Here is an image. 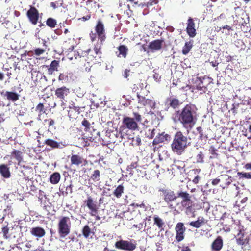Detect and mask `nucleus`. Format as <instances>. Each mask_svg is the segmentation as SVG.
Segmentation results:
<instances>
[{"label":"nucleus","instance_id":"nucleus-46","mask_svg":"<svg viewBox=\"0 0 251 251\" xmlns=\"http://www.w3.org/2000/svg\"><path fill=\"white\" fill-rule=\"evenodd\" d=\"M147 233L148 234L150 238L153 237L156 235V229L150 227L148 228L147 229Z\"/></svg>","mask_w":251,"mask_h":251},{"label":"nucleus","instance_id":"nucleus-59","mask_svg":"<svg viewBox=\"0 0 251 251\" xmlns=\"http://www.w3.org/2000/svg\"><path fill=\"white\" fill-rule=\"evenodd\" d=\"M135 143L138 146H140L141 144V139L139 136H137L135 137Z\"/></svg>","mask_w":251,"mask_h":251},{"label":"nucleus","instance_id":"nucleus-38","mask_svg":"<svg viewBox=\"0 0 251 251\" xmlns=\"http://www.w3.org/2000/svg\"><path fill=\"white\" fill-rule=\"evenodd\" d=\"M43 44H44V46L45 47L44 48H35L33 52H34V54L36 56H40V55L44 54L46 52V48H47V45L46 44V42L44 41Z\"/></svg>","mask_w":251,"mask_h":251},{"label":"nucleus","instance_id":"nucleus-58","mask_svg":"<svg viewBox=\"0 0 251 251\" xmlns=\"http://www.w3.org/2000/svg\"><path fill=\"white\" fill-rule=\"evenodd\" d=\"M132 205L135 207H139L144 208L145 207V205L143 202H142L140 204L134 203L132 204Z\"/></svg>","mask_w":251,"mask_h":251},{"label":"nucleus","instance_id":"nucleus-28","mask_svg":"<svg viewBox=\"0 0 251 251\" xmlns=\"http://www.w3.org/2000/svg\"><path fill=\"white\" fill-rule=\"evenodd\" d=\"M84 54L85 58L87 61H85L88 64V66H90V61H92L94 58H95L97 55H95L94 51L91 49H88L87 50L84 51Z\"/></svg>","mask_w":251,"mask_h":251},{"label":"nucleus","instance_id":"nucleus-26","mask_svg":"<svg viewBox=\"0 0 251 251\" xmlns=\"http://www.w3.org/2000/svg\"><path fill=\"white\" fill-rule=\"evenodd\" d=\"M59 66V61L54 60L51 61L49 66H46V67H48V74L49 75H52L54 71H58Z\"/></svg>","mask_w":251,"mask_h":251},{"label":"nucleus","instance_id":"nucleus-18","mask_svg":"<svg viewBox=\"0 0 251 251\" xmlns=\"http://www.w3.org/2000/svg\"><path fill=\"white\" fill-rule=\"evenodd\" d=\"M84 52V51L81 50H78L74 51V57L69 53H68L67 55L68 58L71 60H73V58H74L75 59L79 60V62H83V61H87L86 59L85 58Z\"/></svg>","mask_w":251,"mask_h":251},{"label":"nucleus","instance_id":"nucleus-40","mask_svg":"<svg viewBox=\"0 0 251 251\" xmlns=\"http://www.w3.org/2000/svg\"><path fill=\"white\" fill-rule=\"evenodd\" d=\"M46 25L48 26L53 28L55 27L57 25V21L52 18H49L46 21Z\"/></svg>","mask_w":251,"mask_h":251},{"label":"nucleus","instance_id":"nucleus-3","mask_svg":"<svg viewBox=\"0 0 251 251\" xmlns=\"http://www.w3.org/2000/svg\"><path fill=\"white\" fill-rule=\"evenodd\" d=\"M191 144L189 138L181 131H177L174 136L171 147L172 151L177 155H181Z\"/></svg>","mask_w":251,"mask_h":251},{"label":"nucleus","instance_id":"nucleus-54","mask_svg":"<svg viewBox=\"0 0 251 251\" xmlns=\"http://www.w3.org/2000/svg\"><path fill=\"white\" fill-rule=\"evenodd\" d=\"M93 50L94 51V53L96 55L99 56L101 54L100 46H95Z\"/></svg>","mask_w":251,"mask_h":251},{"label":"nucleus","instance_id":"nucleus-35","mask_svg":"<svg viewBox=\"0 0 251 251\" xmlns=\"http://www.w3.org/2000/svg\"><path fill=\"white\" fill-rule=\"evenodd\" d=\"M82 233L85 238H92L91 234H94V232L92 231L89 226L87 225H85L82 229Z\"/></svg>","mask_w":251,"mask_h":251},{"label":"nucleus","instance_id":"nucleus-2","mask_svg":"<svg viewBox=\"0 0 251 251\" xmlns=\"http://www.w3.org/2000/svg\"><path fill=\"white\" fill-rule=\"evenodd\" d=\"M178 198H181V201L177 200L175 205L171 207V210L175 211L178 210L180 211H185V213L187 215H192L194 217L195 210L194 208V204L193 201L191 200V196L187 192L180 191L177 192Z\"/></svg>","mask_w":251,"mask_h":251},{"label":"nucleus","instance_id":"nucleus-19","mask_svg":"<svg viewBox=\"0 0 251 251\" xmlns=\"http://www.w3.org/2000/svg\"><path fill=\"white\" fill-rule=\"evenodd\" d=\"M223 246V241L222 237L218 236L211 244L212 251H220Z\"/></svg>","mask_w":251,"mask_h":251},{"label":"nucleus","instance_id":"nucleus-53","mask_svg":"<svg viewBox=\"0 0 251 251\" xmlns=\"http://www.w3.org/2000/svg\"><path fill=\"white\" fill-rule=\"evenodd\" d=\"M197 131L198 132L199 134V139L202 140L203 138L204 134L203 132V130L201 127L198 126L196 128Z\"/></svg>","mask_w":251,"mask_h":251},{"label":"nucleus","instance_id":"nucleus-56","mask_svg":"<svg viewBox=\"0 0 251 251\" xmlns=\"http://www.w3.org/2000/svg\"><path fill=\"white\" fill-rule=\"evenodd\" d=\"M75 107H80L79 105H76L74 101H71L69 103V108H75Z\"/></svg>","mask_w":251,"mask_h":251},{"label":"nucleus","instance_id":"nucleus-45","mask_svg":"<svg viewBox=\"0 0 251 251\" xmlns=\"http://www.w3.org/2000/svg\"><path fill=\"white\" fill-rule=\"evenodd\" d=\"M237 175L240 178H245L246 179H251V173L246 172H238Z\"/></svg>","mask_w":251,"mask_h":251},{"label":"nucleus","instance_id":"nucleus-52","mask_svg":"<svg viewBox=\"0 0 251 251\" xmlns=\"http://www.w3.org/2000/svg\"><path fill=\"white\" fill-rule=\"evenodd\" d=\"M173 170L175 171V172L176 171H179V173L180 174H182L185 171V169L184 168V167H181L180 166H178L177 165H175Z\"/></svg>","mask_w":251,"mask_h":251},{"label":"nucleus","instance_id":"nucleus-12","mask_svg":"<svg viewBox=\"0 0 251 251\" xmlns=\"http://www.w3.org/2000/svg\"><path fill=\"white\" fill-rule=\"evenodd\" d=\"M95 30L98 35V38L102 43L106 39V35L104 29V25L102 22L99 20L97 21Z\"/></svg>","mask_w":251,"mask_h":251},{"label":"nucleus","instance_id":"nucleus-17","mask_svg":"<svg viewBox=\"0 0 251 251\" xmlns=\"http://www.w3.org/2000/svg\"><path fill=\"white\" fill-rule=\"evenodd\" d=\"M138 103L143 106H148L153 108L155 107V102L152 100L146 99L144 97L140 96L137 93Z\"/></svg>","mask_w":251,"mask_h":251},{"label":"nucleus","instance_id":"nucleus-50","mask_svg":"<svg viewBox=\"0 0 251 251\" xmlns=\"http://www.w3.org/2000/svg\"><path fill=\"white\" fill-rule=\"evenodd\" d=\"M137 162H132L130 165H128L127 167V170L129 172H130L129 174L130 175H132V170L133 169H135L137 167Z\"/></svg>","mask_w":251,"mask_h":251},{"label":"nucleus","instance_id":"nucleus-48","mask_svg":"<svg viewBox=\"0 0 251 251\" xmlns=\"http://www.w3.org/2000/svg\"><path fill=\"white\" fill-rule=\"evenodd\" d=\"M82 125L85 127V131L87 132L90 130V123L87 120H86V119H84L82 122Z\"/></svg>","mask_w":251,"mask_h":251},{"label":"nucleus","instance_id":"nucleus-16","mask_svg":"<svg viewBox=\"0 0 251 251\" xmlns=\"http://www.w3.org/2000/svg\"><path fill=\"white\" fill-rule=\"evenodd\" d=\"M170 135L165 132L161 133H158L153 141V145H157L159 143H163L165 141H168L170 139Z\"/></svg>","mask_w":251,"mask_h":251},{"label":"nucleus","instance_id":"nucleus-10","mask_svg":"<svg viewBox=\"0 0 251 251\" xmlns=\"http://www.w3.org/2000/svg\"><path fill=\"white\" fill-rule=\"evenodd\" d=\"M176 236L175 239L176 241L180 242L185 238V234L186 228L184 226V223L178 222L175 226Z\"/></svg>","mask_w":251,"mask_h":251},{"label":"nucleus","instance_id":"nucleus-5","mask_svg":"<svg viewBox=\"0 0 251 251\" xmlns=\"http://www.w3.org/2000/svg\"><path fill=\"white\" fill-rule=\"evenodd\" d=\"M58 232L60 238L67 236L71 231V222L68 216H60L57 224Z\"/></svg>","mask_w":251,"mask_h":251},{"label":"nucleus","instance_id":"nucleus-62","mask_svg":"<svg viewBox=\"0 0 251 251\" xmlns=\"http://www.w3.org/2000/svg\"><path fill=\"white\" fill-rule=\"evenodd\" d=\"M130 70L126 69L124 72V76L125 78H127L129 75Z\"/></svg>","mask_w":251,"mask_h":251},{"label":"nucleus","instance_id":"nucleus-64","mask_svg":"<svg viewBox=\"0 0 251 251\" xmlns=\"http://www.w3.org/2000/svg\"><path fill=\"white\" fill-rule=\"evenodd\" d=\"M181 251H191V250L188 246H183Z\"/></svg>","mask_w":251,"mask_h":251},{"label":"nucleus","instance_id":"nucleus-13","mask_svg":"<svg viewBox=\"0 0 251 251\" xmlns=\"http://www.w3.org/2000/svg\"><path fill=\"white\" fill-rule=\"evenodd\" d=\"M71 165L76 167L85 166L88 164L86 159L78 154H73L70 158Z\"/></svg>","mask_w":251,"mask_h":251},{"label":"nucleus","instance_id":"nucleus-57","mask_svg":"<svg viewBox=\"0 0 251 251\" xmlns=\"http://www.w3.org/2000/svg\"><path fill=\"white\" fill-rule=\"evenodd\" d=\"M91 14L89 13L85 16H83L81 18H79V20H81L83 21H86L89 20L91 18Z\"/></svg>","mask_w":251,"mask_h":251},{"label":"nucleus","instance_id":"nucleus-8","mask_svg":"<svg viewBox=\"0 0 251 251\" xmlns=\"http://www.w3.org/2000/svg\"><path fill=\"white\" fill-rule=\"evenodd\" d=\"M116 248L127 251H133L136 248V243L134 240H120L115 243Z\"/></svg>","mask_w":251,"mask_h":251},{"label":"nucleus","instance_id":"nucleus-47","mask_svg":"<svg viewBox=\"0 0 251 251\" xmlns=\"http://www.w3.org/2000/svg\"><path fill=\"white\" fill-rule=\"evenodd\" d=\"M36 111L39 112V115H41L45 112V109L43 103H39L36 107Z\"/></svg>","mask_w":251,"mask_h":251},{"label":"nucleus","instance_id":"nucleus-11","mask_svg":"<svg viewBox=\"0 0 251 251\" xmlns=\"http://www.w3.org/2000/svg\"><path fill=\"white\" fill-rule=\"evenodd\" d=\"M70 93V89L65 86L57 88L55 91V96L57 99L62 102V104H64V101H66V98L68 96Z\"/></svg>","mask_w":251,"mask_h":251},{"label":"nucleus","instance_id":"nucleus-20","mask_svg":"<svg viewBox=\"0 0 251 251\" xmlns=\"http://www.w3.org/2000/svg\"><path fill=\"white\" fill-rule=\"evenodd\" d=\"M207 222V220L205 219L203 217H199L197 220L195 221H192L189 223V225L196 228H199L205 225Z\"/></svg>","mask_w":251,"mask_h":251},{"label":"nucleus","instance_id":"nucleus-7","mask_svg":"<svg viewBox=\"0 0 251 251\" xmlns=\"http://www.w3.org/2000/svg\"><path fill=\"white\" fill-rule=\"evenodd\" d=\"M84 204L90 210V215L95 217L97 220H100V218L98 215L99 206L97 204L96 201H94L91 196H88L87 199L84 201Z\"/></svg>","mask_w":251,"mask_h":251},{"label":"nucleus","instance_id":"nucleus-21","mask_svg":"<svg viewBox=\"0 0 251 251\" xmlns=\"http://www.w3.org/2000/svg\"><path fill=\"white\" fill-rule=\"evenodd\" d=\"M167 101L168 103V105L174 109L179 108L182 103L178 99L175 97L168 98Z\"/></svg>","mask_w":251,"mask_h":251},{"label":"nucleus","instance_id":"nucleus-61","mask_svg":"<svg viewBox=\"0 0 251 251\" xmlns=\"http://www.w3.org/2000/svg\"><path fill=\"white\" fill-rule=\"evenodd\" d=\"M220 182V179L219 178H216L212 181V184L213 185H217Z\"/></svg>","mask_w":251,"mask_h":251},{"label":"nucleus","instance_id":"nucleus-29","mask_svg":"<svg viewBox=\"0 0 251 251\" xmlns=\"http://www.w3.org/2000/svg\"><path fill=\"white\" fill-rule=\"evenodd\" d=\"M193 44L194 41L192 39H190L185 43L182 49V53L183 55H186L188 54L193 47Z\"/></svg>","mask_w":251,"mask_h":251},{"label":"nucleus","instance_id":"nucleus-37","mask_svg":"<svg viewBox=\"0 0 251 251\" xmlns=\"http://www.w3.org/2000/svg\"><path fill=\"white\" fill-rule=\"evenodd\" d=\"M90 179L94 182L99 181L100 179V173L99 170H95L90 176Z\"/></svg>","mask_w":251,"mask_h":251},{"label":"nucleus","instance_id":"nucleus-31","mask_svg":"<svg viewBox=\"0 0 251 251\" xmlns=\"http://www.w3.org/2000/svg\"><path fill=\"white\" fill-rule=\"evenodd\" d=\"M154 224L155 225L160 229V231L164 230L165 227V222L158 215H154L153 217Z\"/></svg>","mask_w":251,"mask_h":251},{"label":"nucleus","instance_id":"nucleus-32","mask_svg":"<svg viewBox=\"0 0 251 251\" xmlns=\"http://www.w3.org/2000/svg\"><path fill=\"white\" fill-rule=\"evenodd\" d=\"M30 233L32 235L38 237H42L45 235V230L41 227H33L31 229Z\"/></svg>","mask_w":251,"mask_h":251},{"label":"nucleus","instance_id":"nucleus-22","mask_svg":"<svg viewBox=\"0 0 251 251\" xmlns=\"http://www.w3.org/2000/svg\"><path fill=\"white\" fill-rule=\"evenodd\" d=\"M118 52H116V54L118 57H123L126 58L127 56L128 51V48L124 45H121L118 47Z\"/></svg>","mask_w":251,"mask_h":251},{"label":"nucleus","instance_id":"nucleus-27","mask_svg":"<svg viewBox=\"0 0 251 251\" xmlns=\"http://www.w3.org/2000/svg\"><path fill=\"white\" fill-rule=\"evenodd\" d=\"M75 108H69L68 115L70 119L75 120L80 114V107H75Z\"/></svg>","mask_w":251,"mask_h":251},{"label":"nucleus","instance_id":"nucleus-42","mask_svg":"<svg viewBox=\"0 0 251 251\" xmlns=\"http://www.w3.org/2000/svg\"><path fill=\"white\" fill-rule=\"evenodd\" d=\"M9 229L7 226H5L2 228V233L3 234V237L4 239H8L10 237V235L9 234Z\"/></svg>","mask_w":251,"mask_h":251},{"label":"nucleus","instance_id":"nucleus-6","mask_svg":"<svg viewBox=\"0 0 251 251\" xmlns=\"http://www.w3.org/2000/svg\"><path fill=\"white\" fill-rule=\"evenodd\" d=\"M162 193L163 200L168 205V207L171 209V205L174 206L178 200V195H176L175 192L171 189H160Z\"/></svg>","mask_w":251,"mask_h":251},{"label":"nucleus","instance_id":"nucleus-63","mask_svg":"<svg viewBox=\"0 0 251 251\" xmlns=\"http://www.w3.org/2000/svg\"><path fill=\"white\" fill-rule=\"evenodd\" d=\"M244 168L246 170H251V163H246V164L244 165Z\"/></svg>","mask_w":251,"mask_h":251},{"label":"nucleus","instance_id":"nucleus-41","mask_svg":"<svg viewBox=\"0 0 251 251\" xmlns=\"http://www.w3.org/2000/svg\"><path fill=\"white\" fill-rule=\"evenodd\" d=\"M44 122L48 125L49 129H55L54 125L55 124V121L51 118L47 119L44 120Z\"/></svg>","mask_w":251,"mask_h":251},{"label":"nucleus","instance_id":"nucleus-1","mask_svg":"<svg viewBox=\"0 0 251 251\" xmlns=\"http://www.w3.org/2000/svg\"><path fill=\"white\" fill-rule=\"evenodd\" d=\"M176 113L178 121L188 134L195 124L197 119L194 106L191 104H186L181 110L177 111Z\"/></svg>","mask_w":251,"mask_h":251},{"label":"nucleus","instance_id":"nucleus-23","mask_svg":"<svg viewBox=\"0 0 251 251\" xmlns=\"http://www.w3.org/2000/svg\"><path fill=\"white\" fill-rule=\"evenodd\" d=\"M11 158L15 159L20 165L23 161L22 152L19 150L14 149L11 153Z\"/></svg>","mask_w":251,"mask_h":251},{"label":"nucleus","instance_id":"nucleus-4","mask_svg":"<svg viewBox=\"0 0 251 251\" xmlns=\"http://www.w3.org/2000/svg\"><path fill=\"white\" fill-rule=\"evenodd\" d=\"M134 118L125 116L122 119V125L120 127L121 131L128 129L131 131H135L138 128V122L142 121L141 115L138 112H133Z\"/></svg>","mask_w":251,"mask_h":251},{"label":"nucleus","instance_id":"nucleus-24","mask_svg":"<svg viewBox=\"0 0 251 251\" xmlns=\"http://www.w3.org/2000/svg\"><path fill=\"white\" fill-rule=\"evenodd\" d=\"M1 94L6 97L8 100L13 102L18 100L20 97V95L18 93L11 91H6L4 94H3V92H2L1 93Z\"/></svg>","mask_w":251,"mask_h":251},{"label":"nucleus","instance_id":"nucleus-43","mask_svg":"<svg viewBox=\"0 0 251 251\" xmlns=\"http://www.w3.org/2000/svg\"><path fill=\"white\" fill-rule=\"evenodd\" d=\"M210 153L211 154L212 156L210 157L211 158H217L218 156V154L216 152L217 149H215L214 146H211L209 149Z\"/></svg>","mask_w":251,"mask_h":251},{"label":"nucleus","instance_id":"nucleus-34","mask_svg":"<svg viewBox=\"0 0 251 251\" xmlns=\"http://www.w3.org/2000/svg\"><path fill=\"white\" fill-rule=\"evenodd\" d=\"M127 0H121L119 3V10L121 13H125L126 11L130 10V6L127 3Z\"/></svg>","mask_w":251,"mask_h":251},{"label":"nucleus","instance_id":"nucleus-30","mask_svg":"<svg viewBox=\"0 0 251 251\" xmlns=\"http://www.w3.org/2000/svg\"><path fill=\"white\" fill-rule=\"evenodd\" d=\"M0 174L3 177L5 178H8L11 176L9 168L5 164L0 165Z\"/></svg>","mask_w":251,"mask_h":251},{"label":"nucleus","instance_id":"nucleus-9","mask_svg":"<svg viewBox=\"0 0 251 251\" xmlns=\"http://www.w3.org/2000/svg\"><path fill=\"white\" fill-rule=\"evenodd\" d=\"M26 16L29 21L33 25H36L40 18L39 12L37 9L31 5L27 11Z\"/></svg>","mask_w":251,"mask_h":251},{"label":"nucleus","instance_id":"nucleus-33","mask_svg":"<svg viewBox=\"0 0 251 251\" xmlns=\"http://www.w3.org/2000/svg\"><path fill=\"white\" fill-rule=\"evenodd\" d=\"M125 187L123 184L119 185L113 191V194L117 199L121 198L124 193Z\"/></svg>","mask_w":251,"mask_h":251},{"label":"nucleus","instance_id":"nucleus-39","mask_svg":"<svg viewBox=\"0 0 251 251\" xmlns=\"http://www.w3.org/2000/svg\"><path fill=\"white\" fill-rule=\"evenodd\" d=\"M244 233L241 230H240L237 235V243L239 245H243L245 244V239H244Z\"/></svg>","mask_w":251,"mask_h":251},{"label":"nucleus","instance_id":"nucleus-25","mask_svg":"<svg viewBox=\"0 0 251 251\" xmlns=\"http://www.w3.org/2000/svg\"><path fill=\"white\" fill-rule=\"evenodd\" d=\"M44 144L51 147L52 149H62L65 146L64 145L51 139H47L45 141Z\"/></svg>","mask_w":251,"mask_h":251},{"label":"nucleus","instance_id":"nucleus-14","mask_svg":"<svg viewBox=\"0 0 251 251\" xmlns=\"http://www.w3.org/2000/svg\"><path fill=\"white\" fill-rule=\"evenodd\" d=\"M186 32L191 38H193L196 35V30L194 20L191 17H189L187 22Z\"/></svg>","mask_w":251,"mask_h":251},{"label":"nucleus","instance_id":"nucleus-55","mask_svg":"<svg viewBox=\"0 0 251 251\" xmlns=\"http://www.w3.org/2000/svg\"><path fill=\"white\" fill-rule=\"evenodd\" d=\"M148 131H149V133L147 137L149 139H152V138H153V137H154L155 134V129L153 128L151 130L149 129Z\"/></svg>","mask_w":251,"mask_h":251},{"label":"nucleus","instance_id":"nucleus-15","mask_svg":"<svg viewBox=\"0 0 251 251\" xmlns=\"http://www.w3.org/2000/svg\"><path fill=\"white\" fill-rule=\"evenodd\" d=\"M164 42L163 39L154 40L149 43L148 48L151 52H155L160 50L162 48V44Z\"/></svg>","mask_w":251,"mask_h":251},{"label":"nucleus","instance_id":"nucleus-51","mask_svg":"<svg viewBox=\"0 0 251 251\" xmlns=\"http://www.w3.org/2000/svg\"><path fill=\"white\" fill-rule=\"evenodd\" d=\"M196 89L203 92H205L206 87L203 86V82L200 80V82L196 86Z\"/></svg>","mask_w":251,"mask_h":251},{"label":"nucleus","instance_id":"nucleus-49","mask_svg":"<svg viewBox=\"0 0 251 251\" xmlns=\"http://www.w3.org/2000/svg\"><path fill=\"white\" fill-rule=\"evenodd\" d=\"M196 162L198 163L204 162V155L202 152L200 151L196 156Z\"/></svg>","mask_w":251,"mask_h":251},{"label":"nucleus","instance_id":"nucleus-60","mask_svg":"<svg viewBox=\"0 0 251 251\" xmlns=\"http://www.w3.org/2000/svg\"><path fill=\"white\" fill-rule=\"evenodd\" d=\"M200 177L198 175L195 177V178L193 179L192 182L194 184H197L199 183Z\"/></svg>","mask_w":251,"mask_h":251},{"label":"nucleus","instance_id":"nucleus-36","mask_svg":"<svg viewBox=\"0 0 251 251\" xmlns=\"http://www.w3.org/2000/svg\"><path fill=\"white\" fill-rule=\"evenodd\" d=\"M60 174L58 172H55L50 176V181L51 184H56L60 181Z\"/></svg>","mask_w":251,"mask_h":251},{"label":"nucleus","instance_id":"nucleus-44","mask_svg":"<svg viewBox=\"0 0 251 251\" xmlns=\"http://www.w3.org/2000/svg\"><path fill=\"white\" fill-rule=\"evenodd\" d=\"M58 80L62 82H66L68 80V75L67 73H60L58 76Z\"/></svg>","mask_w":251,"mask_h":251}]
</instances>
